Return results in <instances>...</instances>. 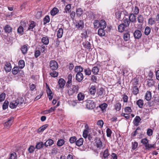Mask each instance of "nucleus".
Segmentation results:
<instances>
[{"label":"nucleus","instance_id":"a878e982","mask_svg":"<svg viewBox=\"0 0 159 159\" xmlns=\"http://www.w3.org/2000/svg\"><path fill=\"white\" fill-rule=\"evenodd\" d=\"M4 29L6 33H10V32H11L12 30V28L8 25L5 26L4 28Z\"/></svg>","mask_w":159,"mask_h":159},{"label":"nucleus","instance_id":"49530a36","mask_svg":"<svg viewBox=\"0 0 159 159\" xmlns=\"http://www.w3.org/2000/svg\"><path fill=\"white\" fill-rule=\"evenodd\" d=\"M53 72L50 73V75L52 77H56L58 76V73L55 70H52Z\"/></svg>","mask_w":159,"mask_h":159},{"label":"nucleus","instance_id":"8fccbe9b","mask_svg":"<svg viewBox=\"0 0 159 159\" xmlns=\"http://www.w3.org/2000/svg\"><path fill=\"white\" fill-rule=\"evenodd\" d=\"M84 46L87 49H90V48L91 44L90 42L87 41L84 42L83 43Z\"/></svg>","mask_w":159,"mask_h":159},{"label":"nucleus","instance_id":"dca6fc26","mask_svg":"<svg viewBox=\"0 0 159 159\" xmlns=\"http://www.w3.org/2000/svg\"><path fill=\"white\" fill-rule=\"evenodd\" d=\"M104 29L102 28H101L98 29V34L100 36L102 37L105 35L106 32Z\"/></svg>","mask_w":159,"mask_h":159},{"label":"nucleus","instance_id":"e2e57ef3","mask_svg":"<svg viewBox=\"0 0 159 159\" xmlns=\"http://www.w3.org/2000/svg\"><path fill=\"white\" fill-rule=\"evenodd\" d=\"M109 155V153L108 152V151L107 149L103 152V157L105 158H107L108 156Z\"/></svg>","mask_w":159,"mask_h":159},{"label":"nucleus","instance_id":"f704fd0d","mask_svg":"<svg viewBox=\"0 0 159 159\" xmlns=\"http://www.w3.org/2000/svg\"><path fill=\"white\" fill-rule=\"evenodd\" d=\"M44 145V144L43 142H39L37 144L35 148H36L39 149L43 148Z\"/></svg>","mask_w":159,"mask_h":159},{"label":"nucleus","instance_id":"f03ea898","mask_svg":"<svg viewBox=\"0 0 159 159\" xmlns=\"http://www.w3.org/2000/svg\"><path fill=\"white\" fill-rule=\"evenodd\" d=\"M87 108L90 110H92L95 107V103L93 100H87L86 102Z\"/></svg>","mask_w":159,"mask_h":159},{"label":"nucleus","instance_id":"0e129e2a","mask_svg":"<svg viewBox=\"0 0 159 159\" xmlns=\"http://www.w3.org/2000/svg\"><path fill=\"white\" fill-rule=\"evenodd\" d=\"M148 23L149 24L152 25L156 22V20L154 18H150L148 20Z\"/></svg>","mask_w":159,"mask_h":159},{"label":"nucleus","instance_id":"72a5a7b5","mask_svg":"<svg viewBox=\"0 0 159 159\" xmlns=\"http://www.w3.org/2000/svg\"><path fill=\"white\" fill-rule=\"evenodd\" d=\"M19 66L20 68L22 69L25 66V63L24 60H21L18 62Z\"/></svg>","mask_w":159,"mask_h":159},{"label":"nucleus","instance_id":"de8ad7c7","mask_svg":"<svg viewBox=\"0 0 159 159\" xmlns=\"http://www.w3.org/2000/svg\"><path fill=\"white\" fill-rule=\"evenodd\" d=\"M9 159H17V155L16 153L13 152L10 154Z\"/></svg>","mask_w":159,"mask_h":159},{"label":"nucleus","instance_id":"774afa93","mask_svg":"<svg viewBox=\"0 0 159 159\" xmlns=\"http://www.w3.org/2000/svg\"><path fill=\"white\" fill-rule=\"evenodd\" d=\"M58 152L57 148L56 147H53L51 153L53 154H56Z\"/></svg>","mask_w":159,"mask_h":159},{"label":"nucleus","instance_id":"a18cd8bd","mask_svg":"<svg viewBox=\"0 0 159 159\" xmlns=\"http://www.w3.org/2000/svg\"><path fill=\"white\" fill-rule=\"evenodd\" d=\"M76 140V137L74 136L71 137L69 139V141L70 143L72 144L74 143H75Z\"/></svg>","mask_w":159,"mask_h":159},{"label":"nucleus","instance_id":"aec40b11","mask_svg":"<svg viewBox=\"0 0 159 159\" xmlns=\"http://www.w3.org/2000/svg\"><path fill=\"white\" fill-rule=\"evenodd\" d=\"M83 68L80 66H75L74 70V71L77 73H81L83 71Z\"/></svg>","mask_w":159,"mask_h":159},{"label":"nucleus","instance_id":"bb28decb","mask_svg":"<svg viewBox=\"0 0 159 159\" xmlns=\"http://www.w3.org/2000/svg\"><path fill=\"white\" fill-rule=\"evenodd\" d=\"M21 50L23 54H26L28 50V47L27 45H25L22 47Z\"/></svg>","mask_w":159,"mask_h":159},{"label":"nucleus","instance_id":"ddd939ff","mask_svg":"<svg viewBox=\"0 0 159 159\" xmlns=\"http://www.w3.org/2000/svg\"><path fill=\"white\" fill-rule=\"evenodd\" d=\"M19 104L18 102H17L16 100L15 101H13L10 102L9 107L13 109L15 108Z\"/></svg>","mask_w":159,"mask_h":159},{"label":"nucleus","instance_id":"7c9ffc66","mask_svg":"<svg viewBox=\"0 0 159 159\" xmlns=\"http://www.w3.org/2000/svg\"><path fill=\"white\" fill-rule=\"evenodd\" d=\"M123 22V23L122 24H123L125 26L127 27L129 26L130 21L128 18H124Z\"/></svg>","mask_w":159,"mask_h":159},{"label":"nucleus","instance_id":"4be33fe9","mask_svg":"<svg viewBox=\"0 0 159 159\" xmlns=\"http://www.w3.org/2000/svg\"><path fill=\"white\" fill-rule=\"evenodd\" d=\"M42 42L44 44L46 45H48L49 42V39L48 37L46 36L43 37L42 39Z\"/></svg>","mask_w":159,"mask_h":159},{"label":"nucleus","instance_id":"2eb2a0df","mask_svg":"<svg viewBox=\"0 0 159 159\" xmlns=\"http://www.w3.org/2000/svg\"><path fill=\"white\" fill-rule=\"evenodd\" d=\"M83 138H80L78 140L77 139L75 144L77 146L80 147L83 144Z\"/></svg>","mask_w":159,"mask_h":159},{"label":"nucleus","instance_id":"58836bf2","mask_svg":"<svg viewBox=\"0 0 159 159\" xmlns=\"http://www.w3.org/2000/svg\"><path fill=\"white\" fill-rule=\"evenodd\" d=\"M139 89L137 86H134L133 89V93L135 95H136L139 92Z\"/></svg>","mask_w":159,"mask_h":159},{"label":"nucleus","instance_id":"c85d7f7f","mask_svg":"<svg viewBox=\"0 0 159 159\" xmlns=\"http://www.w3.org/2000/svg\"><path fill=\"white\" fill-rule=\"evenodd\" d=\"M136 104L139 108H142L144 104L143 101L142 99H139L137 101Z\"/></svg>","mask_w":159,"mask_h":159},{"label":"nucleus","instance_id":"bf43d9fd","mask_svg":"<svg viewBox=\"0 0 159 159\" xmlns=\"http://www.w3.org/2000/svg\"><path fill=\"white\" fill-rule=\"evenodd\" d=\"M100 21L97 20H95L93 22L94 26L95 28H98L100 27Z\"/></svg>","mask_w":159,"mask_h":159},{"label":"nucleus","instance_id":"cd10ccee","mask_svg":"<svg viewBox=\"0 0 159 159\" xmlns=\"http://www.w3.org/2000/svg\"><path fill=\"white\" fill-rule=\"evenodd\" d=\"M147 85L151 87L153 86L155 84V81L152 79L148 80L147 81Z\"/></svg>","mask_w":159,"mask_h":159},{"label":"nucleus","instance_id":"e433bc0d","mask_svg":"<svg viewBox=\"0 0 159 159\" xmlns=\"http://www.w3.org/2000/svg\"><path fill=\"white\" fill-rule=\"evenodd\" d=\"M58 9L56 7H54L50 12V14L52 16H54L58 12Z\"/></svg>","mask_w":159,"mask_h":159},{"label":"nucleus","instance_id":"7ed1b4c3","mask_svg":"<svg viewBox=\"0 0 159 159\" xmlns=\"http://www.w3.org/2000/svg\"><path fill=\"white\" fill-rule=\"evenodd\" d=\"M49 66L51 69L52 70H55L58 68V65L56 61L52 60L49 63Z\"/></svg>","mask_w":159,"mask_h":159},{"label":"nucleus","instance_id":"2f4dec72","mask_svg":"<svg viewBox=\"0 0 159 159\" xmlns=\"http://www.w3.org/2000/svg\"><path fill=\"white\" fill-rule=\"evenodd\" d=\"M63 34V30L62 28H60L57 32V37L60 38H61Z\"/></svg>","mask_w":159,"mask_h":159},{"label":"nucleus","instance_id":"0eeeda50","mask_svg":"<svg viewBox=\"0 0 159 159\" xmlns=\"http://www.w3.org/2000/svg\"><path fill=\"white\" fill-rule=\"evenodd\" d=\"M134 35L135 39H139L142 36V33L140 30H137L134 33Z\"/></svg>","mask_w":159,"mask_h":159},{"label":"nucleus","instance_id":"338daca9","mask_svg":"<svg viewBox=\"0 0 159 159\" xmlns=\"http://www.w3.org/2000/svg\"><path fill=\"white\" fill-rule=\"evenodd\" d=\"M35 149V148L34 146H31L28 149V150L30 153L33 152Z\"/></svg>","mask_w":159,"mask_h":159},{"label":"nucleus","instance_id":"5701e85b","mask_svg":"<svg viewBox=\"0 0 159 159\" xmlns=\"http://www.w3.org/2000/svg\"><path fill=\"white\" fill-rule=\"evenodd\" d=\"M100 27L101 28L105 29L107 26V24L106 21L104 20H102L100 21Z\"/></svg>","mask_w":159,"mask_h":159},{"label":"nucleus","instance_id":"423d86ee","mask_svg":"<svg viewBox=\"0 0 159 159\" xmlns=\"http://www.w3.org/2000/svg\"><path fill=\"white\" fill-rule=\"evenodd\" d=\"M72 75L71 74H69L67 77L68 81L66 84V87H68L70 85H71L72 84Z\"/></svg>","mask_w":159,"mask_h":159},{"label":"nucleus","instance_id":"ea45409f","mask_svg":"<svg viewBox=\"0 0 159 159\" xmlns=\"http://www.w3.org/2000/svg\"><path fill=\"white\" fill-rule=\"evenodd\" d=\"M107 107V104L105 103L101 104L99 106L102 111H104V110H105Z\"/></svg>","mask_w":159,"mask_h":159},{"label":"nucleus","instance_id":"c756f323","mask_svg":"<svg viewBox=\"0 0 159 159\" xmlns=\"http://www.w3.org/2000/svg\"><path fill=\"white\" fill-rule=\"evenodd\" d=\"M129 19L130 22H133L134 21L136 20V17L134 14L133 13L131 14L129 17Z\"/></svg>","mask_w":159,"mask_h":159},{"label":"nucleus","instance_id":"9b49d317","mask_svg":"<svg viewBox=\"0 0 159 159\" xmlns=\"http://www.w3.org/2000/svg\"><path fill=\"white\" fill-rule=\"evenodd\" d=\"M141 120V119L140 117L139 116H136L133 121L134 125L136 126H138Z\"/></svg>","mask_w":159,"mask_h":159},{"label":"nucleus","instance_id":"f3484780","mask_svg":"<svg viewBox=\"0 0 159 159\" xmlns=\"http://www.w3.org/2000/svg\"><path fill=\"white\" fill-rule=\"evenodd\" d=\"M96 91V87L93 85L91 86L89 89V93L90 94L93 95L95 94Z\"/></svg>","mask_w":159,"mask_h":159},{"label":"nucleus","instance_id":"13d9d810","mask_svg":"<svg viewBox=\"0 0 159 159\" xmlns=\"http://www.w3.org/2000/svg\"><path fill=\"white\" fill-rule=\"evenodd\" d=\"M115 109L117 111H120V109L121 108V104L119 102L117 103L115 105Z\"/></svg>","mask_w":159,"mask_h":159},{"label":"nucleus","instance_id":"6e6d98bb","mask_svg":"<svg viewBox=\"0 0 159 159\" xmlns=\"http://www.w3.org/2000/svg\"><path fill=\"white\" fill-rule=\"evenodd\" d=\"M44 24H45L48 23L50 21L49 17L48 15H47L43 19Z\"/></svg>","mask_w":159,"mask_h":159},{"label":"nucleus","instance_id":"c9c22d12","mask_svg":"<svg viewBox=\"0 0 159 159\" xmlns=\"http://www.w3.org/2000/svg\"><path fill=\"white\" fill-rule=\"evenodd\" d=\"M123 38L125 41L129 40L130 39V34L128 33H124Z\"/></svg>","mask_w":159,"mask_h":159},{"label":"nucleus","instance_id":"864d4df0","mask_svg":"<svg viewBox=\"0 0 159 159\" xmlns=\"http://www.w3.org/2000/svg\"><path fill=\"white\" fill-rule=\"evenodd\" d=\"M154 145L148 143H147L145 145V149L146 150H149L151 148H153Z\"/></svg>","mask_w":159,"mask_h":159},{"label":"nucleus","instance_id":"412c9836","mask_svg":"<svg viewBox=\"0 0 159 159\" xmlns=\"http://www.w3.org/2000/svg\"><path fill=\"white\" fill-rule=\"evenodd\" d=\"M53 143V140L52 139H49L44 143V145L45 147H47L52 145Z\"/></svg>","mask_w":159,"mask_h":159},{"label":"nucleus","instance_id":"1a4fd4ad","mask_svg":"<svg viewBox=\"0 0 159 159\" xmlns=\"http://www.w3.org/2000/svg\"><path fill=\"white\" fill-rule=\"evenodd\" d=\"M36 24L34 21H32L30 23L27 30L33 31V29L36 26Z\"/></svg>","mask_w":159,"mask_h":159},{"label":"nucleus","instance_id":"39448f33","mask_svg":"<svg viewBox=\"0 0 159 159\" xmlns=\"http://www.w3.org/2000/svg\"><path fill=\"white\" fill-rule=\"evenodd\" d=\"M76 80L79 82L81 81L84 78L83 75L81 73H77L75 76Z\"/></svg>","mask_w":159,"mask_h":159},{"label":"nucleus","instance_id":"603ef678","mask_svg":"<svg viewBox=\"0 0 159 159\" xmlns=\"http://www.w3.org/2000/svg\"><path fill=\"white\" fill-rule=\"evenodd\" d=\"M19 68L18 67H15L12 69V74L14 75L17 74L18 72Z\"/></svg>","mask_w":159,"mask_h":159},{"label":"nucleus","instance_id":"393cba45","mask_svg":"<svg viewBox=\"0 0 159 159\" xmlns=\"http://www.w3.org/2000/svg\"><path fill=\"white\" fill-rule=\"evenodd\" d=\"M98 96H101L102 95H105V90L103 88H101L98 91Z\"/></svg>","mask_w":159,"mask_h":159},{"label":"nucleus","instance_id":"20e7f679","mask_svg":"<svg viewBox=\"0 0 159 159\" xmlns=\"http://www.w3.org/2000/svg\"><path fill=\"white\" fill-rule=\"evenodd\" d=\"M14 117H11L8 118L7 121L4 124V126L7 128H9L12 125V123L14 121Z\"/></svg>","mask_w":159,"mask_h":159},{"label":"nucleus","instance_id":"69168bd1","mask_svg":"<svg viewBox=\"0 0 159 159\" xmlns=\"http://www.w3.org/2000/svg\"><path fill=\"white\" fill-rule=\"evenodd\" d=\"M40 54L41 52L39 50H36L34 52V56L37 58L40 56Z\"/></svg>","mask_w":159,"mask_h":159},{"label":"nucleus","instance_id":"9d476101","mask_svg":"<svg viewBox=\"0 0 159 159\" xmlns=\"http://www.w3.org/2000/svg\"><path fill=\"white\" fill-rule=\"evenodd\" d=\"M84 24L82 20H80L77 22L75 24V26L78 28L81 29L84 27Z\"/></svg>","mask_w":159,"mask_h":159},{"label":"nucleus","instance_id":"a211bd4d","mask_svg":"<svg viewBox=\"0 0 159 159\" xmlns=\"http://www.w3.org/2000/svg\"><path fill=\"white\" fill-rule=\"evenodd\" d=\"M126 27H127L125 26L123 24H121L118 27L119 31L120 32H122L125 30Z\"/></svg>","mask_w":159,"mask_h":159},{"label":"nucleus","instance_id":"f257e3e1","mask_svg":"<svg viewBox=\"0 0 159 159\" xmlns=\"http://www.w3.org/2000/svg\"><path fill=\"white\" fill-rule=\"evenodd\" d=\"M66 87L68 88V93L70 96L76 93L79 90V86L77 85H69V86Z\"/></svg>","mask_w":159,"mask_h":159},{"label":"nucleus","instance_id":"473e14b6","mask_svg":"<svg viewBox=\"0 0 159 159\" xmlns=\"http://www.w3.org/2000/svg\"><path fill=\"white\" fill-rule=\"evenodd\" d=\"M85 97L84 95L81 93H79L77 95V98L79 101H82L84 100Z\"/></svg>","mask_w":159,"mask_h":159},{"label":"nucleus","instance_id":"3c124183","mask_svg":"<svg viewBox=\"0 0 159 159\" xmlns=\"http://www.w3.org/2000/svg\"><path fill=\"white\" fill-rule=\"evenodd\" d=\"M9 102L8 101L6 100L4 102L2 105V108L3 110H5L8 107Z\"/></svg>","mask_w":159,"mask_h":159},{"label":"nucleus","instance_id":"37998d69","mask_svg":"<svg viewBox=\"0 0 159 159\" xmlns=\"http://www.w3.org/2000/svg\"><path fill=\"white\" fill-rule=\"evenodd\" d=\"M71 8V5L68 4L65 7V11L66 13H69L70 11V9Z\"/></svg>","mask_w":159,"mask_h":159},{"label":"nucleus","instance_id":"a19ab883","mask_svg":"<svg viewBox=\"0 0 159 159\" xmlns=\"http://www.w3.org/2000/svg\"><path fill=\"white\" fill-rule=\"evenodd\" d=\"M76 15L78 16H80L83 13V11L81 8H78L76 9Z\"/></svg>","mask_w":159,"mask_h":159},{"label":"nucleus","instance_id":"4d7b16f0","mask_svg":"<svg viewBox=\"0 0 159 159\" xmlns=\"http://www.w3.org/2000/svg\"><path fill=\"white\" fill-rule=\"evenodd\" d=\"M150 28L148 26L146 27L144 31V33L145 34L147 35H148L150 33Z\"/></svg>","mask_w":159,"mask_h":159},{"label":"nucleus","instance_id":"4468645a","mask_svg":"<svg viewBox=\"0 0 159 159\" xmlns=\"http://www.w3.org/2000/svg\"><path fill=\"white\" fill-rule=\"evenodd\" d=\"M48 124H45L42 125L38 129L37 132L38 133H40L43 132L44 130L48 127Z\"/></svg>","mask_w":159,"mask_h":159},{"label":"nucleus","instance_id":"b1692460","mask_svg":"<svg viewBox=\"0 0 159 159\" xmlns=\"http://www.w3.org/2000/svg\"><path fill=\"white\" fill-rule=\"evenodd\" d=\"M146 99L147 101H149L152 98L151 93L150 91H147L145 96Z\"/></svg>","mask_w":159,"mask_h":159},{"label":"nucleus","instance_id":"6e6552de","mask_svg":"<svg viewBox=\"0 0 159 159\" xmlns=\"http://www.w3.org/2000/svg\"><path fill=\"white\" fill-rule=\"evenodd\" d=\"M58 83L59 87L61 89H63L65 85L66 81L63 79L61 78L59 79Z\"/></svg>","mask_w":159,"mask_h":159},{"label":"nucleus","instance_id":"052dcab7","mask_svg":"<svg viewBox=\"0 0 159 159\" xmlns=\"http://www.w3.org/2000/svg\"><path fill=\"white\" fill-rule=\"evenodd\" d=\"M6 94L4 93H2L0 95V102L3 101L5 98Z\"/></svg>","mask_w":159,"mask_h":159},{"label":"nucleus","instance_id":"f8f14e48","mask_svg":"<svg viewBox=\"0 0 159 159\" xmlns=\"http://www.w3.org/2000/svg\"><path fill=\"white\" fill-rule=\"evenodd\" d=\"M4 69L6 72H9L10 71L11 69V63L9 62H6L5 64V67H4Z\"/></svg>","mask_w":159,"mask_h":159},{"label":"nucleus","instance_id":"4c0bfd02","mask_svg":"<svg viewBox=\"0 0 159 159\" xmlns=\"http://www.w3.org/2000/svg\"><path fill=\"white\" fill-rule=\"evenodd\" d=\"M18 104L21 105L24 102V99L23 97H19L16 100Z\"/></svg>","mask_w":159,"mask_h":159},{"label":"nucleus","instance_id":"09e8293b","mask_svg":"<svg viewBox=\"0 0 159 159\" xmlns=\"http://www.w3.org/2000/svg\"><path fill=\"white\" fill-rule=\"evenodd\" d=\"M138 21L139 23H143L144 21V18L143 16L141 15H139L138 17Z\"/></svg>","mask_w":159,"mask_h":159},{"label":"nucleus","instance_id":"79ce46f5","mask_svg":"<svg viewBox=\"0 0 159 159\" xmlns=\"http://www.w3.org/2000/svg\"><path fill=\"white\" fill-rule=\"evenodd\" d=\"M17 31L18 34L22 35L24 32L23 27L21 26H20L17 29Z\"/></svg>","mask_w":159,"mask_h":159},{"label":"nucleus","instance_id":"680f3d73","mask_svg":"<svg viewBox=\"0 0 159 159\" xmlns=\"http://www.w3.org/2000/svg\"><path fill=\"white\" fill-rule=\"evenodd\" d=\"M133 8V12L134 14L137 15L139 12V8L136 6H135Z\"/></svg>","mask_w":159,"mask_h":159},{"label":"nucleus","instance_id":"6ab92c4d","mask_svg":"<svg viewBox=\"0 0 159 159\" xmlns=\"http://www.w3.org/2000/svg\"><path fill=\"white\" fill-rule=\"evenodd\" d=\"M96 144L98 148H101L102 147V143L100 139H96Z\"/></svg>","mask_w":159,"mask_h":159},{"label":"nucleus","instance_id":"5fc2aeb1","mask_svg":"<svg viewBox=\"0 0 159 159\" xmlns=\"http://www.w3.org/2000/svg\"><path fill=\"white\" fill-rule=\"evenodd\" d=\"M92 71L94 74H97L99 72V69L98 67L95 66L93 67L92 70Z\"/></svg>","mask_w":159,"mask_h":159},{"label":"nucleus","instance_id":"c03bdc74","mask_svg":"<svg viewBox=\"0 0 159 159\" xmlns=\"http://www.w3.org/2000/svg\"><path fill=\"white\" fill-rule=\"evenodd\" d=\"M65 143L64 140L62 139H60L58 140L57 143V145L59 147L62 146Z\"/></svg>","mask_w":159,"mask_h":159}]
</instances>
